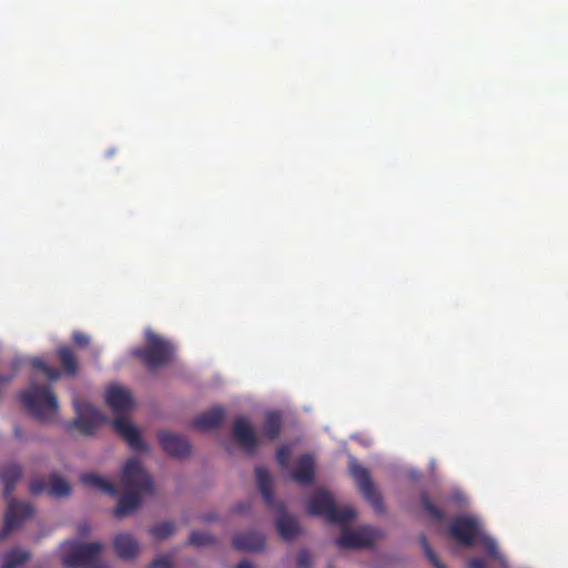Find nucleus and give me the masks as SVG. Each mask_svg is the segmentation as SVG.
<instances>
[{
	"label": "nucleus",
	"instance_id": "1",
	"mask_svg": "<svg viewBox=\"0 0 568 568\" xmlns=\"http://www.w3.org/2000/svg\"><path fill=\"white\" fill-rule=\"evenodd\" d=\"M121 484L125 493L119 498L113 515L125 517L136 510L142 503L141 495L153 493V479L136 458L126 460L121 475Z\"/></svg>",
	"mask_w": 568,
	"mask_h": 568
},
{
	"label": "nucleus",
	"instance_id": "2",
	"mask_svg": "<svg viewBox=\"0 0 568 568\" xmlns=\"http://www.w3.org/2000/svg\"><path fill=\"white\" fill-rule=\"evenodd\" d=\"M21 477L22 468L19 464L10 463L0 466V481L3 485V496L8 500L4 525L0 538H4L11 530L18 528L33 514L31 504L18 501L12 498V494Z\"/></svg>",
	"mask_w": 568,
	"mask_h": 568
},
{
	"label": "nucleus",
	"instance_id": "3",
	"mask_svg": "<svg viewBox=\"0 0 568 568\" xmlns=\"http://www.w3.org/2000/svg\"><path fill=\"white\" fill-rule=\"evenodd\" d=\"M105 402L114 414H119L111 424L114 430L124 438L128 445L135 450L146 449L139 429L121 414L126 413L133 405L132 396L125 388L114 386L108 389Z\"/></svg>",
	"mask_w": 568,
	"mask_h": 568
},
{
	"label": "nucleus",
	"instance_id": "4",
	"mask_svg": "<svg viewBox=\"0 0 568 568\" xmlns=\"http://www.w3.org/2000/svg\"><path fill=\"white\" fill-rule=\"evenodd\" d=\"M20 400L27 412L40 422H51L58 414V399L49 386L31 383L20 394Z\"/></svg>",
	"mask_w": 568,
	"mask_h": 568
},
{
	"label": "nucleus",
	"instance_id": "5",
	"mask_svg": "<svg viewBox=\"0 0 568 568\" xmlns=\"http://www.w3.org/2000/svg\"><path fill=\"white\" fill-rule=\"evenodd\" d=\"M173 351V345L169 341L148 329L145 332V346L134 348L132 355L153 371L168 364L172 359Z\"/></svg>",
	"mask_w": 568,
	"mask_h": 568
},
{
	"label": "nucleus",
	"instance_id": "6",
	"mask_svg": "<svg viewBox=\"0 0 568 568\" xmlns=\"http://www.w3.org/2000/svg\"><path fill=\"white\" fill-rule=\"evenodd\" d=\"M307 510L313 516H323L333 524H347L356 517L353 507L337 508L331 493L325 489L316 490L307 501Z\"/></svg>",
	"mask_w": 568,
	"mask_h": 568
},
{
	"label": "nucleus",
	"instance_id": "7",
	"mask_svg": "<svg viewBox=\"0 0 568 568\" xmlns=\"http://www.w3.org/2000/svg\"><path fill=\"white\" fill-rule=\"evenodd\" d=\"M103 546L101 542H71L68 554L62 558L65 568H109L100 561Z\"/></svg>",
	"mask_w": 568,
	"mask_h": 568
},
{
	"label": "nucleus",
	"instance_id": "8",
	"mask_svg": "<svg viewBox=\"0 0 568 568\" xmlns=\"http://www.w3.org/2000/svg\"><path fill=\"white\" fill-rule=\"evenodd\" d=\"M349 473L363 497L376 513L383 514L385 511L383 497L373 484L369 471L353 458L349 463Z\"/></svg>",
	"mask_w": 568,
	"mask_h": 568
},
{
	"label": "nucleus",
	"instance_id": "9",
	"mask_svg": "<svg viewBox=\"0 0 568 568\" xmlns=\"http://www.w3.org/2000/svg\"><path fill=\"white\" fill-rule=\"evenodd\" d=\"M74 408L77 416L69 428H77L82 435H93L100 425L108 422V417L101 410L85 402H74Z\"/></svg>",
	"mask_w": 568,
	"mask_h": 568
},
{
	"label": "nucleus",
	"instance_id": "10",
	"mask_svg": "<svg viewBox=\"0 0 568 568\" xmlns=\"http://www.w3.org/2000/svg\"><path fill=\"white\" fill-rule=\"evenodd\" d=\"M382 532L371 526H362L356 529L343 528L342 535L336 539V545L344 549H357L372 547Z\"/></svg>",
	"mask_w": 568,
	"mask_h": 568
},
{
	"label": "nucleus",
	"instance_id": "11",
	"mask_svg": "<svg viewBox=\"0 0 568 568\" xmlns=\"http://www.w3.org/2000/svg\"><path fill=\"white\" fill-rule=\"evenodd\" d=\"M449 534L459 544L470 547L479 538L480 529L476 519L468 516H458L449 525Z\"/></svg>",
	"mask_w": 568,
	"mask_h": 568
},
{
	"label": "nucleus",
	"instance_id": "12",
	"mask_svg": "<svg viewBox=\"0 0 568 568\" xmlns=\"http://www.w3.org/2000/svg\"><path fill=\"white\" fill-rule=\"evenodd\" d=\"M30 493L33 495L48 494L52 497H67L70 494V485L57 474H51L49 481L43 478H34L29 485Z\"/></svg>",
	"mask_w": 568,
	"mask_h": 568
},
{
	"label": "nucleus",
	"instance_id": "13",
	"mask_svg": "<svg viewBox=\"0 0 568 568\" xmlns=\"http://www.w3.org/2000/svg\"><path fill=\"white\" fill-rule=\"evenodd\" d=\"M235 442L247 453L253 454L258 445L256 434L248 420L240 416L235 418L232 429Z\"/></svg>",
	"mask_w": 568,
	"mask_h": 568
},
{
	"label": "nucleus",
	"instance_id": "14",
	"mask_svg": "<svg viewBox=\"0 0 568 568\" xmlns=\"http://www.w3.org/2000/svg\"><path fill=\"white\" fill-rule=\"evenodd\" d=\"M163 450L173 458H184L190 455L191 445L186 437L170 432H160L158 434Z\"/></svg>",
	"mask_w": 568,
	"mask_h": 568
},
{
	"label": "nucleus",
	"instance_id": "15",
	"mask_svg": "<svg viewBox=\"0 0 568 568\" xmlns=\"http://www.w3.org/2000/svg\"><path fill=\"white\" fill-rule=\"evenodd\" d=\"M225 409L222 406H214L211 409L199 414L192 420L194 429L205 432L220 426L224 419Z\"/></svg>",
	"mask_w": 568,
	"mask_h": 568
},
{
	"label": "nucleus",
	"instance_id": "16",
	"mask_svg": "<svg viewBox=\"0 0 568 568\" xmlns=\"http://www.w3.org/2000/svg\"><path fill=\"white\" fill-rule=\"evenodd\" d=\"M315 477V462L312 455L304 454L297 459L296 467L291 471V478L300 485H310Z\"/></svg>",
	"mask_w": 568,
	"mask_h": 568
},
{
	"label": "nucleus",
	"instance_id": "17",
	"mask_svg": "<svg viewBox=\"0 0 568 568\" xmlns=\"http://www.w3.org/2000/svg\"><path fill=\"white\" fill-rule=\"evenodd\" d=\"M233 547L242 551H260L265 546V538L256 531L236 534L232 539Z\"/></svg>",
	"mask_w": 568,
	"mask_h": 568
},
{
	"label": "nucleus",
	"instance_id": "18",
	"mask_svg": "<svg viewBox=\"0 0 568 568\" xmlns=\"http://www.w3.org/2000/svg\"><path fill=\"white\" fill-rule=\"evenodd\" d=\"M113 547L116 555L125 560L134 558L140 550L138 540L126 532L119 534L114 537Z\"/></svg>",
	"mask_w": 568,
	"mask_h": 568
},
{
	"label": "nucleus",
	"instance_id": "19",
	"mask_svg": "<svg viewBox=\"0 0 568 568\" xmlns=\"http://www.w3.org/2000/svg\"><path fill=\"white\" fill-rule=\"evenodd\" d=\"M276 529L284 540H293L301 534L297 520L285 513H282L276 520Z\"/></svg>",
	"mask_w": 568,
	"mask_h": 568
},
{
	"label": "nucleus",
	"instance_id": "20",
	"mask_svg": "<svg viewBox=\"0 0 568 568\" xmlns=\"http://www.w3.org/2000/svg\"><path fill=\"white\" fill-rule=\"evenodd\" d=\"M57 356L64 375L73 377L78 374V358L75 353L69 346H60L57 349Z\"/></svg>",
	"mask_w": 568,
	"mask_h": 568
},
{
	"label": "nucleus",
	"instance_id": "21",
	"mask_svg": "<svg viewBox=\"0 0 568 568\" xmlns=\"http://www.w3.org/2000/svg\"><path fill=\"white\" fill-rule=\"evenodd\" d=\"M80 481L85 486H89L91 488H94L111 496H115L118 494L116 487L111 481L104 479L103 477L94 473H87L81 475Z\"/></svg>",
	"mask_w": 568,
	"mask_h": 568
},
{
	"label": "nucleus",
	"instance_id": "22",
	"mask_svg": "<svg viewBox=\"0 0 568 568\" xmlns=\"http://www.w3.org/2000/svg\"><path fill=\"white\" fill-rule=\"evenodd\" d=\"M283 419L280 413L268 412L265 414L263 423V435L268 440H275L282 430Z\"/></svg>",
	"mask_w": 568,
	"mask_h": 568
},
{
	"label": "nucleus",
	"instance_id": "23",
	"mask_svg": "<svg viewBox=\"0 0 568 568\" xmlns=\"http://www.w3.org/2000/svg\"><path fill=\"white\" fill-rule=\"evenodd\" d=\"M256 481L258 489L262 494L264 501L267 505H272L273 503V489H272V478L268 470L264 467H256L255 469Z\"/></svg>",
	"mask_w": 568,
	"mask_h": 568
},
{
	"label": "nucleus",
	"instance_id": "24",
	"mask_svg": "<svg viewBox=\"0 0 568 568\" xmlns=\"http://www.w3.org/2000/svg\"><path fill=\"white\" fill-rule=\"evenodd\" d=\"M30 558V554L20 548H13L3 556L0 568H17Z\"/></svg>",
	"mask_w": 568,
	"mask_h": 568
},
{
	"label": "nucleus",
	"instance_id": "25",
	"mask_svg": "<svg viewBox=\"0 0 568 568\" xmlns=\"http://www.w3.org/2000/svg\"><path fill=\"white\" fill-rule=\"evenodd\" d=\"M420 504L425 511L436 521H443L445 519V511L436 507L430 500L427 493H423L420 496Z\"/></svg>",
	"mask_w": 568,
	"mask_h": 568
},
{
	"label": "nucleus",
	"instance_id": "26",
	"mask_svg": "<svg viewBox=\"0 0 568 568\" xmlns=\"http://www.w3.org/2000/svg\"><path fill=\"white\" fill-rule=\"evenodd\" d=\"M174 532V524L172 521H163L150 529V534L156 539L163 540Z\"/></svg>",
	"mask_w": 568,
	"mask_h": 568
},
{
	"label": "nucleus",
	"instance_id": "27",
	"mask_svg": "<svg viewBox=\"0 0 568 568\" xmlns=\"http://www.w3.org/2000/svg\"><path fill=\"white\" fill-rule=\"evenodd\" d=\"M31 364L33 368L41 371L50 381H57L61 375L57 368L48 365L42 358H33Z\"/></svg>",
	"mask_w": 568,
	"mask_h": 568
},
{
	"label": "nucleus",
	"instance_id": "28",
	"mask_svg": "<svg viewBox=\"0 0 568 568\" xmlns=\"http://www.w3.org/2000/svg\"><path fill=\"white\" fill-rule=\"evenodd\" d=\"M215 542V539L210 534L203 532V531H192L189 538V544L201 547V546H207L213 545Z\"/></svg>",
	"mask_w": 568,
	"mask_h": 568
},
{
	"label": "nucleus",
	"instance_id": "29",
	"mask_svg": "<svg viewBox=\"0 0 568 568\" xmlns=\"http://www.w3.org/2000/svg\"><path fill=\"white\" fill-rule=\"evenodd\" d=\"M3 367L7 368V373H0V385L10 382L18 373L19 371V362L18 361H11L7 364H2L0 366V369Z\"/></svg>",
	"mask_w": 568,
	"mask_h": 568
},
{
	"label": "nucleus",
	"instance_id": "30",
	"mask_svg": "<svg viewBox=\"0 0 568 568\" xmlns=\"http://www.w3.org/2000/svg\"><path fill=\"white\" fill-rule=\"evenodd\" d=\"M485 548V550L487 551V554L494 558H499V552H498V547H497V544L496 541L489 537V536H486V535H480L479 538L477 539Z\"/></svg>",
	"mask_w": 568,
	"mask_h": 568
},
{
	"label": "nucleus",
	"instance_id": "31",
	"mask_svg": "<svg viewBox=\"0 0 568 568\" xmlns=\"http://www.w3.org/2000/svg\"><path fill=\"white\" fill-rule=\"evenodd\" d=\"M420 542H422V546L424 548V552L426 555V557L428 558V560L432 562V565L435 567V568H446L445 565H443L438 557L436 556V554L433 551L432 547L429 546L428 541H427V538L425 536H422L420 537Z\"/></svg>",
	"mask_w": 568,
	"mask_h": 568
},
{
	"label": "nucleus",
	"instance_id": "32",
	"mask_svg": "<svg viewBox=\"0 0 568 568\" xmlns=\"http://www.w3.org/2000/svg\"><path fill=\"white\" fill-rule=\"evenodd\" d=\"M151 568H174L172 558L169 555L156 556L150 564Z\"/></svg>",
	"mask_w": 568,
	"mask_h": 568
},
{
	"label": "nucleus",
	"instance_id": "33",
	"mask_svg": "<svg viewBox=\"0 0 568 568\" xmlns=\"http://www.w3.org/2000/svg\"><path fill=\"white\" fill-rule=\"evenodd\" d=\"M290 459V448L285 445H282L276 452V460L281 468H286L288 466Z\"/></svg>",
	"mask_w": 568,
	"mask_h": 568
},
{
	"label": "nucleus",
	"instance_id": "34",
	"mask_svg": "<svg viewBox=\"0 0 568 568\" xmlns=\"http://www.w3.org/2000/svg\"><path fill=\"white\" fill-rule=\"evenodd\" d=\"M296 562L300 568H310L312 565V556L310 551L307 549L300 550Z\"/></svg>",
	"mask_w": 568,
	"mask_h": 568
},
{
	"label": "nucleus",
	"instance_id": "35",
	"mask_svg": "<svg viewBox=\"0 0 568 568\" xmlns=\"http://www.w3.org/2000/svg\"><path fill=\"white\" fill-rule=\"evenodd\" d=\"M72 341L79 346H88L90 344V337L82 332H74Z\"/></svg>",
	"mask_w": 568,
	"mask_h": 568
},
{
	"label": "nucleus",
	"instance_id": "36",
	"mask_svg": "<svg viewBox=\"0 0 568 568\" xmlns=\"http://www.w3.org/2000/svg\"><path fill=\"white\" fill-rule=\"evenodd\" d=\"M468 568H486V562L481 558H471Z\"/></svg>",
	"mask_w": 568,
	"mask_h": 568
},
{
	"label": "nucleus",
	"instance_id": "37",
	"mask_svg": "<svg viewBox=\"0 0 568 568\" xmlns=\"http://www.w3.org/2000/svg\"><path fill=\"white\" fill-rule=\"evenodd\" d=\"M247 508H250V503L239 504L235 507V511L236 513H244Z\"/></svg>",
	"mask_w": 568,
	"mask_h": 568
},
{
	"label": "nucleus",
	"instance_id": "38",
	"mask_svg": "<svg viewBox=\"0 0 568 568\" xmlns=\"http://www.w3.org/2000/svg\"><path fill=\"white\" fill-rule=\"evenodd\" d=\"M235 568H254V567L250 561L243 560V561L239 562Z\"/></svg>",
	"mask_w": 568,
	"mask_h": 568
},
{
	"label": "nucleus",
	"instance_id": "39",
	"mask_svg": "<svg viewBox=\"0 0 568 568\" xmlns=\"http://www.w3.org/2000/svg\"><path fill=\"white\" fill-rule=\"evenodd\" d=\"M14 435L18 437V438H21L22 437V433L20 430V428L18 426H14Z\"/></svg>",
	"mask_w": 568,
	"mask_h": 568
},
{
	"label": "nucleus",
	"instance_id": "40",
	"mask_svg": "<svg viewBox=\"0 0 568 568\" xmlns=\"http://www.w3.org/2000/svg\"><path fill=\"white\" fill-rule=\"evenodd\" d=\"M89 529H90V528H89V526H88V525H84V526H81V527H80V531H81L82 534L88 532V531H89Z\"/></svg>",
	"mask_w": 568,
	"mask_h": 568
},
{
	"label": "nucleus",
	"instance_id": "41",
	"mask_svg": "<svg viewBox=\"0 0 568 568\" xmlns=\"http://www.w3.org/2000/svg\"><path fill=\"white\" fill-rule=\"evenodd\" d=\"M331 568V567H329Z\"/></svg>",
	"mask_w": 568,
	"mask_h": 568
}]
</instances>
